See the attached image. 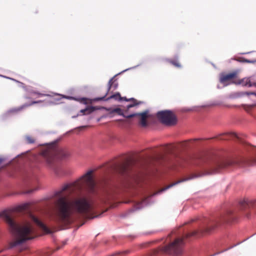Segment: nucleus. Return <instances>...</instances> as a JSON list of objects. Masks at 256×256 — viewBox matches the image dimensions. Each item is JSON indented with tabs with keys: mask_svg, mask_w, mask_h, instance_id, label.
I'll list each match as a JSON object with an SVG mask.
<instances>
[{
	"mask_svg": "<svg viewBox=\"0 0 256 256\" xmlns=\"http://www.w3.org/2000/svg\"><path fill=\"white\" fill-rule=\"evenodd\" d=\"M186 158L177 154L170 156L156 152L152 156L136 158H126L120 161L108 164L104 169V174L100 180V188L96 187L93 176L94 170H90L79 179L65 184L60 190L51 196L50 202L52 206L43 210L46 218L50 221L70 224L76 219H92L94 205L96 200L106 202L112 198L119 188L115 178H121L124 182L131 176L130 168L136 164L143 165L149 162H168L174 166H181Z\"/></svg>",
	"mask_w": 256,
	"mask_h": 256,
	"instance_id": "1",
	"label": "nucleus"
},
{
	"mask_svg": "<svg viewBox=\"0 0 256 256\" xmlns=\"http://www.w3.org/2000/svg\"><path fill=\"white\" fill-rule=\"evenodd\" d=\"M218 140L234 139L240 142L238 147L230 157H221L203 154L197 157L195 162L206 163L210 168L208 174L218 172L223 168L232 165L252 166L256 164V148L246 143L234 132L223 133L218 135Z\"/></svg>",
	"mask_w": 256,
	"mask_h": 256,
	"instance_id": "2",
	"label": "nucleus"
},
{
	"mask_svg": "<svg viewBox=\"0 0 256 256\" xmlns=\"http://www.w3.org/2000/svg\"><path fill=\"white\" fill-rule=\"evenodd\" d=\"M34 208V206L30 202L22 204L16 208L18 212L26 214L30 219V221L26 222L22 224L15 221L8 210H4L0 212V218L6 222L9 231L14 238V240L10 243V248L18 246L27 240L35 238L36 234L32 223L45 232L50 231L46 224L33 214L32 210Z\"/></svg>",
	"mask_w": 256,
	"mask_h": 256,
	"instance_id": "3",
	"label": "nucleus"
},
{
	"mask_svg": "<svg viewBox=\"0 0 256 256\" xmlns=\"http://www.w3.org/2000/svg\"><path fill=\"white\" fill-rule=\"evenodd\" d=\"M238 216L236 210L226 208L210 218L192 219L190 223L196 220H200L198 230L189 232H183L182 238H178L169 244L165 246L161 249V252L172 256H178L182 252L184 240L193 236H200L204 234L210 232L216 228L225 224L236 222Z\"/></svg>",
	"mask_w": 256,
	"mask_h": 256,
	"instance_id": "4",
	"label": "nucleus"
},
{
	"mask_svg": "<svg viewBox=\"0 0 256 256\" xmlns=\"http://www.w3.org/2000/svg\"><path fill=\"white\" fill-rule=\"evenodd\" d=\"M58 141V140H56L48 144V148L42 151L39 156L28 155V152H26L18 155L13 160L14 162H15L17 159H18L20 162H18L20 164L34 161L43 164L49 168L53 170L56 173H58L60 168L58 161L68 158L70 155L67 151L63 149L54 150Z\"/></svg>",
	"mask_w": 256,
	"mask_h": 256,
	"instance_id": "5",
	"label": "nucleus"
},
{
	"mask_svg": "<svg viewBox=\"0 0 256 256\" xmlns=\"http://www.w3.org/2000/svg\"><path fill=\"white\" fill-rule=\"evenodd\" d=\"M157 118L164 124L167 126H174L177 122V118L170 110L158 112Z\"/></svg>",
	"mask_w": 256,
	"mask_h": 256,
	"instance_id": "6",
	"label": "nucleus"
},
{
	"mask_svg": "<svg viewBox=\"0 0 256 256\" xmlns=\"http://www.w3.org/2000/svg\"><path fill=\"white\" fill-rule=\"evenodd\" d=\"M21 176L24 184L28 186L38 182L36 173L32 168H28L24 170L22 172Z\"/></svg>",
	"mask_w": 256,
	"mask_h": 256,
	"instance_id": "7",
	"label": "nucleus"
},
{
	"mask_svg": "<svg viewBox=\"0 0 256 256\" xmlns=\"http://www.w3.org/2000/svg\"><path fill=\"white\" fill-rule=\"evenodd\" d=\"M38 103H42V106H49L52 104H53V102L51 101H46V100H36V101H32L31 102L28 104H24L21 106H20L18 108H13L10 110H8L2 116V118L3 120L6 119L8 116L12 114L17 112H19L22 110L24 108L32 106Z\"/></svg>",
	"mask_w": 256,
	"mask_h": 256,
	"instance_id": "8",
	"label": "nucleus"
},
{
	"mask_svg": "<svg viewBox=\"0 0 256 256\" xmlns=\"http://www.w3.org/2000/svg\"><path fill=\"white\" fill-rule=\"evenodd\" d=\"M148 112L149 110H146L145 111L142 112H138V113H132L131 114H128V118H132L136 116H140V121L139 124L142 127H146L148 125V122L147 121V118L148 117Z\"/></svg>",
	"mask_w": 256,
	"mask_h": 256,
	"instance_id": "9",
	"label": "nucleus"
},
{
	"mask_svg": "<svg viewBox=\"0 0 256 256\" xmlns=\"http://www.w3.org/2000/svg\"><path fill=\"white\" fill-rule=\"evenodd\" d=\"M202 139H194L186 140L182 142V146L186 148H193L201 146L200 141Z\"/></svg>",
	"mask_w": 256,
	"mask_h": 256,
	"instance_id": "10",
	"label": "nucleus"
},
{
	"mask_svg": "<svg viewBox=\"0 0 256 256\" xmlns=\"http://www.w3.org/2000/svg\"><path fill=\"white\" fill-rule=\"evenodd\" d=\"M235 84H241L243 86L248 88L252 86L256 87V82H252L250 78H244L240 80L238 82H236Z\"/></svg>",
	"mask_w": 256,
	"mask_h": 256,
	"instance_id": "11",
	"label": "nucleus"
},
{
	"mask_svg": "<svg viewBox=\"0 0 256 256\" xmlns=\"http://www.w3.org/2000/svg\"><path fill=\"white\" fill-rule=\"evenodd\" d=\"M106 95L107 94H106L104 96H103L102 97L96 98L94 99V100L96 102H98V101H100V100L107 101L110 99L114 98L115 100H117L119 101V100H121L122 99V97L121 96L119 92H117L116 94H112V96H109L108 98H106Z\"/></svg>",
	"mask_w": 256,
	"mask_h": 256,
	"instance_id": "12",
	"label": "nucleus"
},
{
	"mask_svg": "<svg viewBox=\"0 0 256 256\" xmlns=\"http://www.w3.org/2000/svg\"><path fill=\"white\" fill-rule=\"evenodd\" d=\"M236 76V73L235 72L229 73L227 74H222L220 75V82L222 84H224L228 80L234 78Z\"/></svg>",
	"mask_w": 256,
	"mask_h": 256,
	"instance_id": "13",
	"label": "nucleus"
},
{
	"mask_svg": "<svg viewBox=\"0 0 256 256\" xmlns=\"http://www.w3.org/2000/svg\"><path fill=\"white\" fill-rule=\"evenodd\" d=\"M110 114H112L114 112L117 113L119 116H122L124 118H128V115H126V112H124L123 110L120 108H109L108 110Z\"/></svg>",
	"mask_w": 256,
	"mask_h": 256,
	"instance_id": "14",
	"label": "nucleus"
},
{
	"mask_svg": "<svg viewBox=\"0 0 256 256\" xmlns=\"http://www.w3.org/2000/svg\"><path fill=\"white\" fill-rule=\"evenodd\" d=\"M98 110H99V108L96 106H90L86 108L81 110L80 112L84 114H90Z\"/></svg>",
	"mask_w": 256,
	"mask_h": 256,
	"instance_id": "15",
	"label": "nucleus"
},
{
	"mask_svg": "<svg viewBox=\"0 0 256 256\" xmlns=\"http://www.w3.org/2000/svg\"><path fill=\"white\" fill-rule=\"evenodd\" d=\"M64 98L69 100H75L84 104H86L87 102V98H76L70 96H66Z\"/></svg>",
	"mask_w": 256,
	"mask_h": 256,
	"instance_id": "16",
	"label": "nucleus"
},
{
	"mask_svg": "<svg viewBox=\"0 0 256 256\" xmlns=\"http://www.w3.org/2000/svg\"><path fill=\"white\" fill-rule=\"evenodd\" d=\"M249 204L245 201L242 202L239 204V208L242 211H244L249 208Z\"/></svg>",
	"mask_w": 256,
	"mask_h": 256,
	"instance_id": "17",
	"label": "nucleus"
},
{
	"mask_svg": "<svg viewBox=\"0 0 256 256\" xmlns=\"http://www.w3.org/2000/svg\"><path fill=\"white\" fill-rule=\"evenodd\" d=\"M250 95L254 96L256 97V92H242L239 93L240 96H250Z\"/></svg>",
	"mask_w": 256,
	"mask_h": 256,
	"instance_id": "18",
	"label": "nucleus"
},
{
	"mask_svg": "<svg viewBox=\"0 0 256 256\" xmlns=\"http://www.w3.org/2000/svg\"><path fill=\"white\" fill-rule=\"evenodd\" d=\"M117 74L115 75L113 78L110 80L108 84V90L106 93V94H108V92L110 90V88L112 87V84H113V82L114 80V78L116 76Z\"/></svg>",
	"mask_w": 256,
	"mask_h": 256,
	"instance_id": "19",
	"label": "nucleus"
},
{
	"mask_svg": "<svg viewBox=\"0 0 256 256\" xmlns=\"http://www.w3.org/2000/svg\"><path fill=\"white\" fill-rule=\"evenodd\" d=\"M138 106V104H136V102H132V104H129L126 106V112H127L132 108H133L134 106Z\"/></svg>",
	"mask_w": 256,
	"mask_h": 256,
	"instance_id": "20",
	"label": "nucleus"
},
{
	"mask_svg": "<svg viewBox=\"0 0 256 256\" xmlns=\"http://www.w3.org/2000/svg\"><path fill=\"white\" fill-rule=\"evenodd\" d=\"M240 62H246V63L254 64L256 62V60H250L246 59L245 58H242V60H241Z\"/></svg>",
	"mask_w": 256,
	"mask_h": 256,
	"instance_id": "21",
	"label": "nucleus"
},
{
	"mask_svg": "<svg viewBox=\"0 0 256 256\" xmlns=\"http://www.w3.org/2000/svg\"><path fill=\"white\" fill-rule=\"evenodd\" d=\"M169 62L172 65L178 68H180V64L176 60H170Z\"/></svg>",
	"mask_w": 256,
	"mask_h": 256,
	"instance_id": "22",
	"label": "nucleus"
},
{
	"mask_svg": "<svg viewBox=\"0 0 256 256\" xmlns=\"http://www.w3.org/2000/svg\"><path fill=\"white\" fill-rule=\"evenodd\" d=\"M184 180H180V181H178V182H174V183H173V184H170V185H168V186H166V188H164L162 190V191H164V190H166L168 189L169 188H170L172 187V186H174V185H176V184H178V183H180L181 182H183V181H184Z\"/></svg>",
	"mask_w": 256,
	"mask_h": 256,
	"instance_id": "23",
	"label": "nucleus"
},
{
	"mask_svg": "<svg viewBox=\"0 0 256 256\" xmlns=\"http://www.w3.org/2000/svg\"><path fill=\"white\" fill-rule=\"evenodd\" d=\"M118 82H116V79H115L113 82L112 88L113 90H116L118 88Z\"/></svg>",
	"mask_w": 256,
	"mask_h": 256,
	"instance_id": "24",
	"label": "nucleus"
},
{
	"mask_svg": "<svg viewBox=\"0 0 256 256\" xmlns=\"http://www.w3.org/2000/svg\"><path fill=\"white\" fill-rule=\"evenodd\" d=\"M38 187H36V188H30V190H26L25 194H31L32 192H34L38 190Z\"/></svg>",
	"mask_w": 256,
	"mask_h": 256,
	"instance_id": "25",
	"label": "nucleus"
},
{
	"mask_svg": "<svg viewBox=\"0 0 256 256\" xmlns=\"http://www.w3.org/2000/svg\"><path fill=\"white\" fill-rule=\"evenodd\" d=\"M26 138L28 144H32L34 142V140L30 136H26Z\"/></svg>",
	"mask_w": 256,
	"mask_h": 256,
	"instance_id": "26",
	"label": "nucleus"
},
{
	"mask_svg": "<svg viewBox=\"0 0 256 256\" xmlns=\"http://www.w3.org/2000/svg\"><path fill=\"white\" fill-rule=\"evenodd\" d=\"M128 252V251L118 252L114 254L115 255H118V256H123L124 255H126Z\"/></svg>",
	"mask_w": 256,
	"mask_h": 256,
	"instance_id": "27",
	"label": "nucleus"
},
{
	"mask_svg": "<svg viewBox=\"0 0 256 256\" xmlns=\"http://www.w3.org/2000/svg\"><path fill=\"white\" fill-rule=\"evenodd\" d=\"M0 76H4H4H2V75H0ZM4 78H9V79L12 80H14V81H15V82H17L19 83V84H20V86H21V87L24 88V84H23L22 82H18V80H16L14 79V78H8V77L4 76Z\"/></svg>",
	"mask_w": 256,
	"mask_h": 256,
	"instance_id": "28",
	"label": "nucleus"
},
{
	"mask_svg": "<svg viewBox=\"0 0 256 256\" xmlns=\"http://www.w3.org/2000/svg\"><path fill=\"white\" fill-rule=\"evenodd\" d=\"M32 93L34 94H38V95L39 96H50V95H49V94L40 93V92H36V91L32 92Z\"/></svg>",
	"mask_w": 256,
	"mask_h": 256,
	"instance_id": "29",
	"label": "nucleus"
},
{
	"mask_svg": "<svg viewBox=\"0 0 256 256\" xmlns=\"http://www.w3.org/2000/svg\"><path fill=\"white\" fill-rule=\"evenodd\" d=\"M141 204H137L135 206L134 208L130 210L132 212H134L136 210H139L140 208H142V207L140 206Z\"/></svg>",
	"mask_w": 256,
	"mask_h": 256,
	"instance_id": "30",
	"label": "nucleus"
},
{
	"mask_svg": "<svg viewBox=\"0 0 256 256\" xmlns=\"http://www.w3.org/2000/svg\"><path fill=\"white\" fill-rule=\"evenodd\" d=\"M141 65V64H138V65L136 66H132V67H131V68H128L125 70H124L122 72H126V71H128V70H132V69H134V68H136L138 67L139 66H140Z\"/></svg>",
	"mask_w": 256,
	"mask_h": 256,
	"instance_id": "31",
	"label": "nucleus"
},
{
	"mask_svg": "<svg viewBox=\"0 0 256 256\" xmlns=\"http://www.w3.org/2000/svg\"><path fill=\"white\" fill-rule=\"evenodd\" d=\"M4 161V159L2 158H0V171L2 170V166H1L2 163Z\"/></svg>",
	"mask_w": 256,
	"mask_h": 256,
	"instance_id": "32",
	"label": "nucleus"
},
{
	"mask_svg": "<svg viewBox=\"0 0 256 256\" xmlns=\"http://www.w3.org/2000/svg\"><path fill=\"white\" fill-rule=\"evenodd\" d=\"M128 101H132V102H136V100L134 98H128Z\"/></svg>",
	"mask_w": 256,
	"mask_h": 256,
	"instance_id": "33",
	"label": "nucleus"
},
{
	"mask_svg": "<svg viewBox=\"0 0 256 256\" xmlns=\"http://www.w3.org/2000/svg\"><path fill=\"white\" fill-rule=\"evenodd\" d=\"M128 98H127L126 97L124 96V97H122V99L121 100H119V101L121 102L122 100H124L126 102H128Z\"/></svg>",
	"mask_w": 256,
	"mask_h": 256,
	"instance_id": "34",
	"label": "nucleus"
},
{
	"mask_svg": "<svg viewBox=\"0 0 256 256\" xmlns=\"http://www.w3.org/2000/svg\"><path fill=\"white\" fill-rule=\"evenodd\" d=\"M143 102H142V101H140V102H137V100H136V104H138V105H140V104H143Z\"/></svg>",
	"mask_w": 256,
	"mask_h": 256,
	"instance_id": "35",
	"label": "nucleus"
},
{
	"mask_svg": "<svg viewBox=\"0 0 256 256\" xmlns=\"http://www.w3.org/2000/svg\"><path fill=\"white\" fill-rule=\"evenodd\" d=\"M78 116V114L76 116H72V118H76Z\"/></svg>",
	"mask_w": 256,
	"mask_h": 256,
	"instance_id": "36",
	"label": "nucleus"
},
{
	"mask_svg": "<svg viewBox=\"0 0 256 256\" xmlns=\"http://www.w3.org/2000/svg\"><path fill=\"white\" fill-rule=\"evenodd\" d=\"M86 126H82L78 127V128H85V127H86Z\"/></svg>",
	"mask_w": 256,
	"mask_h": 256,
	"instance_id": "37",
	"label": "nucleus"
},
{
	"mask_svg": "<svg viewBox=\"0 0 256 256\" xmlns=\"http://www.w3.org/2000/svg\"><path fill=\"white\" fill-rule=\"evenodd\" d=\"M254 206L256 208V202L254 204Z\"/></svg>",
	"mask_w": 256,
	"mask_h": 256,
	"instance_id": "38",
	"label": "nucleus"
},
{
	"mask_svg": "<svg viewBox=\"0 0 256 256\" xmlns=\"http://www.w3.org/2000/svg\"><path fill=\"white\" fill-rule=\"evenodd\" d=\"M246 216L248 218V217H249V216H248V214H246Z\"/></svg>",
	"mask_w": 256,
	"mask_h": 256,
	"instance_id": "39",
	"label": "nucleus"
},
{
	"mask_svg": "<svg viewBox=\"0 0 256 256\" xmlns=\"http://www.w3.org/2000/svg\"><path fill=\"white\" fill-rule=\"evenodd\" d=\"M217 88H220L218 85V86H217Z\"/></svg>",
	"mask_w": 256,
	"mask_h": 256,
	"instance_id": "40",
	"label": "nucleus"
},
{
	"mask_svg": "<svg viewBox=\"0 0 256 256\" xmlns=\"http://www.w3.org/2000/svg\"><path fill=\"white\" fill-rule=\"evenodd\" d=\"M71 131H72V130H70V131H69L68 132H70Z\"/></svg>",
	"mask_w": 256,
	"mask_h": 256,
	"instance_id": "41",
	"label": "nucleus"
},
{
	"mask_svg": "<svg viewBox=\"0 0 256 256\" xmlns=\"http://www.w3.org/2000/svg\"><path fill=\"white\" fill-rule=\"evenodd\" d=\"M156 252H154V254H156Z\"/></svg>",
	"mask_w": 256,
	"mask_h": 256,
	"instance_id": "42",
	"label": "nucleus"
},
{
	"mask_svg": "<svg viewBox=\"0 0 256 256\" xmlns=\"http://www.w3.org/2000/svg\"><path fill=\"white\" fill-rule=\"evenodd\" d=\"M156 252H154V254H156Z\"/></svg>",
	"mask_w": 256,
	"mask_h": 256,
	"instance_id": "43",
	"label": "nucleus"
}]
</instances>
